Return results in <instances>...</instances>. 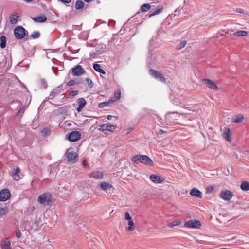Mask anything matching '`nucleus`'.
Segmentation results:
<instances>
[{
	"mask_svg": "<svg viewBox=\"0 0 249 249\" xmlns=\"http://www.w3.org/2000/svg\"><path fill=\"white\" fill-rule=\"evenodd\" d=\"M108 104V103L107 102H102V103H100L99 104V107L100 108L104 107L107 106Z\"/></svg>",
	"mask_w": 249,
	"mask_h": 249,
	"instance_id": "45",
	"label": "nucleus"
},
{
	"mask_svg": "<svg viewBox=\"0 0 249 249\" xmlns=\"http://www.w3.org/2000/svg\"><path fill=\"white\" fill-rule=\"evenodd\" d=\"M128 227L126 228V230L128 231H132L135 229L134 223L132 220L128 221Z\"/></svg>",
	"mask_w": 249,
	"mask_h": 249,
	"instance_id": "24",
	"label": "nucleus"
},
{
	"mask_svg": "<svg viewBox=\"0 0 249 249\" xmlns=\"http://www.w3.org/2000/svg\"><path fill=\"white\" fill-rule=\"evenodd\" d=\"M24 1H25V2H26L29 3V2H31V1H32V0H24Z\"/></svg>",
	"mask_w": 249,
	"mask_h": 249,
	"instance_id": "53",
	"label": "nucleus"
},
{
	"mask_svg": "<svg viewBox=\"0 0 249 249\" xmlns=\"http://www.w3.org/2000/svg\"><path fill=\"white\" fill-rule=\"evenodd\" d=\"M151 8V6L149 4L145 3L142 5L141 7V10L142 12H147Z\"/></svg>",
	"mask_w": 249,
	"mask_h": 249,
	"instance_id": "31",
	"label": "nucleus"
},
{
	"mask_svg": "<svg viewBox=\"0 0 249 249\" xmlns=\"http://www.w3.org/2000/svg\"><path fill=\"white\" fill-rule=\"evenodd\" d=\"M15 37L18 39H22L28 33L27 31L21 26L16 27L14 31Z\"/></svg>",
	"mask_w": 249,
	"mask_h": 249,
	"instance_id": "4",
	"label": "nucleus"
},
{
	"mask_svg": "<svg viewBox=\"0 0 249 249\" xmlns=\"http://www.w3.org/2000/svg\"><path fill=\"white\" fill-rule=\"evenodd\" d=\"M124 218L126 220L129 221L132 220V217L128 212H126L125 213Z\"/></svg>",
	"mask_w": 249,
	"mask_h": 249,
	"instance_id": "39",
	"label": "nucleus"
},
{
	"mask_svg": "<svg viewBox=\"0 0 249 249\" xmlns=\"http://www.w3.org/2000/svg\"><path fill=\"white\" fill-rule=\"evenodd\" d=\"M58 90H57L56 89H54L53 91L51 92V93L49 96V98L50 99H52L53 97L56 96L58 94Z\"/></svg>",
	"mask_w": 249,
	"mask_h": 249,
	"instance_id": "34",
	"label": "nucleus"
},
{
	"mask_svg": "<svg viewBox=\"0 0 249 249\" xmlns=\"http://www.w3.org/2000/svg\"><path fill=\"white\" fill-rule=\"evenodd\" d=\"M181 223V222L179 220H176L173 221L172 222H169L167 224V226L169 227H173L175 226L180 225Z\"/></svg>",
	"mask_w": 249,
	"mask_h": 249,
	"instance_id": "26",
	"label": "nucleus"
},
{
	"mask_svg": "<svg viewBox=\"0 0 249 249\" xmlns=\"http://www.w3.org/2000/svg\"><path fill=\"white\" fill-rule=\"evenodd\" d=\"M202 81L207 85L209 88L216 91L219 90V88H218L215 83L212 80L204 78L202 80Z\"/></svg>",
	"mask_w": 249,
	"mask_h": 249,
	"instance_id": "9",
	"label": "nucleus"
},
{
	"mask_svg": "<svg viewBox=\"0 0 249 249\" xmlns=\"http://www.w3.org/2000/svg\"><path fill=\"white\" fill-rule=\"evenodd\" d=\"M85 72V70L81 65H77L72 70V73L74 76H80Z\"/></svg>",
	"mask_w": 249,
	"mask_h": 249,
	"instance_id": "13",
	"label": "nucleus"
},
{
	"mask_svg": "<svg viewBox=\"0 0 249 249\" xmlns=\"http://www.w3.org/2000/svg\"><path fill=\"white\" fill-rule=\"evenodd\" d=\"M233 35L236 36H246L248 35V32L245 31H238L235 32Z\"/></svg>",
	"mask_w": 249,
	"mask_h": 249,
	"instance_id": "27",
	"label": "nucleus"
},
{
	"mask_svg": "<svg viewBox=\"0 0 249 249\" xmlns=\"http://www.w3.org/2000/svg\"><path fill=\"white\" fill-rule=\"evenodd\" d=\"M114 98L115 99L112 100V101H117V100H119L120 99V98H121V92L120 91H117V92H115V97Z\"/></svg>",
	"mask_w": 249,
	"mask_h": 249,
	"instance_id": "38",
	"label": "nucleus"
},
{
	"mask_svg": "<svg viewBox=\"0 0 249 249\" xmlns=\"http://www.w3.org/2000/svg\"><path fill=\"white\" fill-rule=\"evenodd\" d=\"M0 47L1 48H4L5 47L6 45V38L4 36H1L0 38Z\"/></svg>",
	"mask_w": 249,
	"mask_h": 249,
	"instance_id": "29",
	"label": "nucleus"
},
{
	"mask_svg": "<svg viewBox=\"0 0 249 249\" xmlns=\"http://www.w3.org/2000/svg\"><path fill=\"white\" fill-rule=\"evenodd\" d=\"M163 9V7H159V8H158L156 10H155L154 12H153L152 13H151L150 15H149V17H152V16H154L156 15H157V14H159L161 12H162V10Z\"/></svg>",
	"mask_w": 249,
	"mask_h": 249,
	"instance_id": "33",
	"label": "nucleus"
},
{
	"mask_svg": "<svg viewBox=\"0 0 249 249\" xmlns=\"http://www.w3.org/2000/svg\"><path fill=\"white\" fill-rule=\"evenodd\" d=\"M40 82L42 84V86L43 88H46L47 87V84L44 79H41Z\"/></svg>",
	"mask_w": 249,
	"mask_h": 249,
	"instance_id": "43",
	"label": "nucleus"
},
{
	"mask_svg": "<svg viewBox=\"0 0 249 249\" xmlns=\"http://www.w3.org/2000/svg\"><path fill=\"white\" fill-rule=\"evenodd\" d=\"M131 160L136 164L142 163L148 165H153V161L146 155H135L131 158Z\"/></svg>",
	"mask_w": 249,
	"mask_h": 249,
	"instance_id": "1",
	"label": "nucleus"
},
{
	"mask_svg": "<svg viewBox=\"0 0 249 249\" xmlns=\"http://www.w3.org/2000/svg\"><path fill=\"white\" fill-rule=\"evenodd\" d=\"M244 119L243 114H240L234 116L232 118V121L234 123H240Z\"/></svg>",
	"mask_w": 249,
	"mask_h": 249,
	"instance_id": "20",
	"label": "nucleus"
},
{
	"mask_svg": "<svg viewBox=\"0 0 249 249\" xmlns=\"http://www.w3.org/2000/svg\"><path fill=\"white\" fill-rule=\"evenodd\" d=\"M86 102L85 100L83 98H79L77 100V104L78 107L77 108V111L78 112H80L82 110V108L86 105Z\"/></svg>",
	"mask_w": 249,
	"mask_h": 249,
	"instance_id": "16",
	"label": "nucleus"
},
{
	"mask_svg": "<svg viewBox=\"0 0 249 249\" xmlns=\"http://www.w3.org/2000/svg\"><path fill=\"white\" fill-rule=\"evenodd\" d=\"M33 20L36 22L42 23L46 21L47 18L45 16L42 15L39 17H35L33 18Z\"/></svg>",
	"mask_w": 249,
	"mask_h": 249,
	"instance_id": "22",
	"label": "nucleus"
},
{
	"mask_svg": "<svg viewBox=\"0 0 249 249\" xmlns=\"http://www.w3.org/2000/svg\"><path fill=\"white\" fill-rule=\"evenodd\" d=\"M86 80L88 82L89 86L90 87H92L93 86V82H92V81L90 79H89V78H86Z\"/></svg>",
	"mask_w": 249,
	"mask_h": 249,
	"instance_id": "47",
	"label": "nucleus"
},
{
	"mask_svg": "<svg viewBox=\"0 0 249 249\" xmlns=\"http://www.w3.org/2000/svg\"><path fill=\"white\" fill-rule=\"evenodd\" d=\"M236 11L238 13H242L244 12V10L241 8H237Z\"/></svg>",
	"mask_w": 249,
	"mask_h": 249,
	"instance_id": "48",
	"label": "nucleus"
},
{
	"mask_svg": "<svg viewBox=\"0 0 249 249\" xmlns=\"http://www.w3.org/2000/svg\"><path fill=\"white\" fill-rule=\"evenodd\" d=\"M99 53L94 52H91L89 53V56L90 57L92 58H95L98 54H99Z\"/></svg>",
	"mask_w": 249,
	"mask_h": 249,
	"instance_id": "40",
	"label": "nucleus"
},
{
	"mask_svg": "<svg viewBox=\"0 0 249 249\" xmlns=\"http://www.w3.org/2000/svg\"><path fill=\"white\" fill-rule=\"evenodd\" d=\"M6 213L7 210L6 208L0 207V217H2L5 215Z\"/></svg>",
	"mask_w": 249,
	"mask_h": 249,
	"instance_id": "35",
	"label": "nucleus"
},
{
	"mask_svg": "<svg viewBox=\"0 0 249 249\" xmlns=\"http://www.w3.org/2000/svg\"><path fill=\"white\" fill-rule=\"evenodd\" d=\"M171 113H172V114H174V113H177V114H178V112H169L167 113L166 114V121H168V120L170 119V117L169 116V115Z\"/></svg>",
	"mask_w": 249,
	"mask_h": 249,
	"instance_id": "46",
	"label": "nucleus"
},
{
	"mask_svg": "<svg viewBox=\"0 0 249 249\" xmlns=\"http://www.w3.org/2000/svg\"><path fill=\"white\" fill-rule=\"evenodd\" d=\"M93 68L96 71L99 72L102 70L101 66L98 64H94Z\"/></svg>",
	"mask_w": 249,
	"mask_h": 249,
	"instance_id": "37",
	"label": "nucleus"
},
{
	"mask_svg": "<svg viewBox=\"0 0 249 249\" xmlns=\"http://www.w3.org/2000/svg\"><path fill=\"white\" fill-rule=\"evenodd\" d=\"M164 132V131L163 130H162V129H160V130H159V134L161 135V134H162Z\"/></svg>",
	"mask_w": 249,
	"mask_h": 249,
	"instance_id": "51",
	"label": "nucleus"
},
{
	"mask_svg": "<svg viewBox=\"0 0 249 249\" xmlns=\"http://www.w3.org/2000/svg\"><path fill=\"white\" fill-rule=\"evenodd\" d=\"M31 36L33 38H37L40 36V33L38 31H35Z\"/></svg>",
	"mask_w": 249,
	"mask_h": 249,
	"instance_id": "36",
	"label": "nucleus"
},
{
	"mask_svg": "<svg viewBox=\"0 0 249 249\" xmlns=\"http://www.w3.org/2000/svg\"><path fill=\"white\" fill-rule=\"evenodd\" d=\"M89 177L95 179H101L103 178V173L101 172H96L90 174Z\"/></svg>",
	"mask_w": 249,
	"mask_h": 249,
	"instance_id": "21",
	"label": "nucleus"
},
{
	"mask_svg": "<svg viewBox=\"0 0 249 249\" xmlns=\"http://www.w3.org/2000/svg\"><path fill=\"white\" fill-rule=\"evenodd\" d=\"M13 176V179L16 181H18L23 177V175L20 173L19 167H17L14 170Z\"/></svg>",
	"mask_w": 249,
	"mask_h": 249,
	"instance_id": "14",
	"label": "nucleus"
},
{
	"mask_svg": "<svg viewBox=\"0 0 249 249\" xmlns=\"http://www.w3.org/2000/svg\"><path fill=\"white\" fill-rule=\"evenodd\" d=\"M84 6V3L83 1L78 0L75 2V9L76 10L82 9Z\"/></svg>",
	"mask_w": 249,
	"mask_h": 249,
	"instance_id": "28",
	"label": "nucleus"
},
{
	"mask_svg": "<svg viewBox=\"0 0 249 249\" xmlns=\"http://www.w3.org/2000/svg\"><path fill=\"white\" fill-rule=\"evenodd\" d=\"M190 194L192 196H194L198 198H202V193L199 190L196 188L192 189L190 192Z\"/></svg>",
	"mask_w": 249,
	"mask_h": 249,
	"instance_id": "18",
	"label": "nucleus"
},
{
	"mask_svg": "<svg viewBox=\"0 0 249 249\" xmlns=\"http://www.w3.org/2000/svg\"><path fill=\"white\" fill-rule=\"evenodd\" d=\"M149 73L151 76L153 77L162 83H166V79L163 76V74L160 71L154 69H150L149 70Z\"/></svg>",
	"mask_w": 249,
	"mask_h": 249,
	"instance_id": "5",
	"label": "nucleus"
},
{
	"mask_svg": "<svg viewBox=\"0 0 249 249\" xmlns=\"http://www.w3.org/2000/svg\"><path fill=\"white\" fill-rule=\"evenodd\" d=\"M0 246L2 249H11V241L9 238H5L1 240Z\"/></svg>",
	"mask_w": 249,
	"mask_h": 249,
	"instance_id": "12",
	"label": "nucleus"
},
{
	"mask_svg": "<svg viewBox=\"0 0 249 249\" xmlns=\"http://www.w3.org/2000/svg\"><path fill=\"white\" fill-rule=\"evenodd\" d=\"M116 128L117 127L113 124H103L100 125L99 130L103 132L106 131L113 132Z\"/></svg>",
	"mask_w": 249,
	"mask_h": 249,
	"instance_id": "7",
	"label": "nucleus"
},
{
	"mask_svg": "<svg viewBox=\"0 0 249 249\" xmlns=\"http://www.w3.org/2000/svg\"><path fill=\"white\" fill-rule=\"evenodd\" d=\"M68 162L74 163L77 160L78 155L72 149H68L65 153Z\"/></svg>",
	"mask_w": 249,
	"mask_h": 249,
	"instance_id": "3",
	"label": "nucleus"
},
{
	"mask_svg": "<svg viewBox=\"0 0 249 249\" xmlns=\"http://www.w3.org/2000/svg\"><path fill=\"white\" fill-rule=\"evenodd\" d=\"M220 197L224 200H230L233 196V193L230 190H225L220 192Z\"/></svg>",
	"mask_w": 249,
	"mask_h": 249,
	"instance_id": "8",
	"label": "nucleus"
},
{
	"mask_svg": "<svg viewBox=\"0 0 249 249\" xmlns=\"http://www.w3.org/2000/svg\"><path fill=\"white\" fill-rule=\"evenodd\" d=\"M16 236L17 238H19L21 236V232L18 229H17L16 231Z\"/></svg>",
	"mask_w": 249,
	"mask_h": 249,
	"instance_id": "44",
	"label": "nucleus"
},
{
	"mask_svg": "<svg viewBox=\"0 0 249 249\" xmlns=\"http://www.w3.org/2000/svg\"><path fill=\"white\" fill-rule=\"evenodd\" d=\"M100 186L101 188L104 191H107L113 188V186L111 184L106 182H102Z\"/></svg>",
	"mask_w": 249,
	"mask_h": 249,
	"instance_id": "19",
	"label": "nucleus"
},
{
	"mask_svg": "<svg viewBox=\"0 0 249 249\" xmlns=\"http://www.w3.org/2000/svg\"><path fill=\"white\" fill-rule=\"evenodd\" d=\"M10 197V193L8 189H4L0 192V201H6Z\"/></svg>",
	"mask_w": 249,
	"mask_h": 249,
	"instance_id": "11",
	"label": "nucleus"
},
{
	"mask_svg": "<svg viewBox=\"0 0 249 249\" xmlns=\"http://www.w3.org/2000/svg\"><path fill=\"white\" fill-rule=\"evenodd\" d=\"M201 222L196 220H189L184 223L185 227L187 228L198 229L201 227Z\"/></svg>",
	"mask_w": 249,
	"mask_h": 249,
	"instance_id": "6",
	"label": "nucleus"
},
{
	"mask_svg": "<svg viewBox=\"0 0 249 249\" xmlns=\"http://www.w3.org/2000/svg\"><path fill=\"white\" fill-rule=\"evenodd\" d=\"M19 16L18 14L12 15L10 17V22L12 24H16L18 19Z\"/></svg>",
	"mask_w": 249,
	"mask_h": 249,
	"instance_id": "23",
	"label": "nucleus"
},
{
	"mask_svg": "<svg viewBox=\"0 0 249 249\" xmlns=\"http://www.w3.org/2000/svg\"><path fill=\"white\" fill-rule=\"evenodd\" d=\"M75 84V82L74 80H71L67 83V86H71Z\"/></svg>",
	"mask_w": 249,
	"mask_h": 249,
	"instance_id": "42",
	"label": "nucleus"
},
{
	"mask_svg": "<svg viewBox=\"0 0 249 249\" xmlns=\"http://www.w3.org/2000/svg\"><path fill=\"white\" fill-rule=\"evenodd\" d=\"M52 195L49 193H44L38 197V203L44 206L51 205L53 203Z\"/></svg>",
	"mask_w": 249,
	"mask_h": 249,
	"instance_id": "2",
	"label": "nucleus"
},
{
	"mask_svg": "<svg viewBox=\"0 0 249 249\" xmlns=\"http://www.w3.org/2000/svg\"><path fill=\"white\" fill-rule=\"evenodd\" d=\"M99 72L103 74H105L106 73V71L103 69Z\"/></svg>",
	"mask_w": 249,
	"mask_h": 249,
	"instance_id": "52",
	"label": "nucleus"
},
{
	"mask_svg": "<svg viewBox=\"0 0 249 249\" xmlns=\"http://www.w3.org/2000/svg\"><path fill=\"white\" fill-rule=\"evenodd\" d=\"M222 136L223 138L228 142H231V138L230 137V129L228 127H225L224 129Z\"/></svg>",
	"mask_w": 249,
	"mask_h": 249,
	"instance_id": "15",
	"label": "nucleus"
},
{
	"mask_svg": "<svg viewBox=\"0 0 249 249\" xmlns=\"http://www.w3.org/2000/svg\"><path fill=\"white\" fill-rule=\"evenodd\" d=\"M113 116L109 115L107 116V119L108 120H111L113 118Z\"/></svg>",
	"mask_w": 249,
	"mask_h": 249,
	"instance_id": "50",
	"label": "nucleus"
},
{
	"mask_svg": "<svg viewBox=\"0 0 249 249\" xmlns=\"http://www.w3.org/2000/svg\"><path fill=\"white\" fill-rule=\"evenodd\" d=\"M150 178L152 182L156 183H161L163 181V179H161L160 176L155 174H152Z\"/></svg>",
	"mask_w": 249,
	"mask_h": 249,
	"instance_id": "17",
	"label": "nucleus"
},
{
	"mask_svg": "<svg viewBox=\"0 0 249 249\" xmlns=\"http://www.w3.org/2000/svg\"><path fill=\"white\" fill-rule=\"evenodd\" d=\"M71 93H72V95L74 96V95H75L77 94V91H72Z\"/></svg>",
	"mask_w": 249,
	"mask_h": 249,
	"instance_id": "49",
	"label": "nucleus"
},
{
	"mask_svg": "<svg viewBox=\"0 0 249 249\" xmlns=\"http://www.w3.org/2000/svg\"><path fill=\"white\" fill-rule=\"evenodd\" d=\"M84 0L85 1H86V2H89L92 1H93V0Z\"/></svg>",
	"mask_w": 249,
	"mask_h": 249,
	"instance_id": "54",
	"label": "nucleus"
},
{
	"mask_svg": "<svg viewBox=\"0 0 249 249\" xmlns=\"http://www.w3.org/2000/svg\"><path fill=\"white\" fill-rule=\"evenodd\" d=\"M51 129L49 127H45L42 130V134L43 136H48L51 133Z\"/></svg>",
	"mask_w": 249,
	"mask_h": 249,
	"instance_id": "32",
	"label": "nucleus"
},
{
	"mask_svg": "<svg viewBox=\"0 0 249 249\" xmlns=\"http://www.w3.org/2000/svg\"><path fill=\"white\" fill-rule=\"evenodd\" d=\"M187 42L185 40L182 41L176 46V49L178 50H180L184 48L186 45Z\"/></svg>",
	"mask_w": 249,
	"mask_h": 249,
	"instance_id": "30",
	"label": "nucleus"
},
{
	"mask_svg": "<svg viewBox=\"0 0 249 249\" xmlns=\"http://www.w3.org/2000/svg\"><path fill=\"white\" fill-rule=\"evenodd\" d=\"M81 134L80 132L75 131L70 133L68 136V140L71 142H76L80 139Z\"/></svg>",
	"mask_w": 249,
	"mask_h": 249,
	"instance_id": "10",
	"label": "nucleus"
},
{
	"mask_svg": "<svg viewBox=\"0 0 249 249\" xmlns=\"http://www.w3.org/2000/svg\"><path fill=\"white\" fill-rule=\"evenodd\" d=\"M83 165H84V167H86V165L85 164L83 163Z\"/></svg>",
	"mask_w": 249,
	"mask_h": 249,
	"instance_id": "55",
	"label": "nucleus"
},
{
	"mask_svg": "<svg viewBox=\"0 0 249 249\" xmlns=\"http://www.w3.org/2000/svg\"><path fill=\"white\" fill-rule=\"evenodd\" d=\"M241 188L242 190L247 191L249 190V182L243 181L241 184Z\"/></svg>",
	"mask_w": 249,
	"mask_h": 249,
	"instance_id": "25",
	"label": "nucleus"
},
{
	"mask_svg": "<svg viewBox=\"0 0 249 249\" xmlns=\"http://www.w3.org/2000/svg\"><path fill=\"white\" fill-rule=\"evenodd\" d=\"M213 189H214V187L213 186H210L208 187L206 189V193H212L213 190Z\"/></svg>",
	"mask_w": 249,
	"mask_h": 249,
	"instance_id": "41",
	"label": "nucleus"
}]
</instances>
